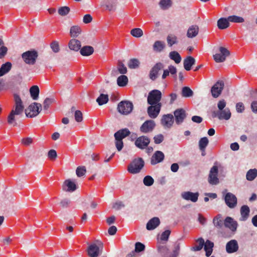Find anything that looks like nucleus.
I'll list each match as a JSON object with an SVG mask.
<instances>
[{
  "instance_id": "nucleus-14",
  "label": "nucleus",
  "mask_w": 257,
  "mask_h": 257,
  "mask_svg": "<svg viewBox=\"0 0 257 257\" xmlns=\"http://www.w3.org/2000/svg\"><path fill=\"white\" fill-rule=\"evenodd\" d=\"M155 125L156 123L153 120H147L140 127V131L143 133L151 132L154 130Z\"/></svg>"
},
{
  "instance_id": "nucleus-64",
  "label": "nucleus",
  "mask_w": 257,
  "mask_h": 257,
  "mask_svg": "<svg viewBox=\"0 0 257 257\" xmlns=\"http://www.w3.org/2000/svg\"><path fill=\"white\" fill-rule=\"evenodd\" d=\"M236 109L237 112L241 113L244 110V106L242 102H238L236 104Z\"/></svg>"
},
{
  "instance_id": "nucleus-16",
  "label": "nucleus",
  "mask_w": 257,
  "mask_h": 257,
  "mask_svg": "<svg viewBox=\"0 0 257 257\" xmlns=\"http://www.w3.org/2000/svg\"><path fill=\"white\" fill-rule=\"evenodd\" d=\"M175 120L176 124H181L186 117V112L182 108L177 109L174 112Z\"/></svg>"
},
{
  "instance_id": "nucleus-9",
  "label": "nucleus",
  "mask_w": 257,
  "mask_h": 257,
  "mask_svg": "<svg viewBox=\"0 0 257 257\" xmlns=\"http://www.w3.org/2000/svg\"><path fill=\"white\" fill-rule=\"evenodd\" d=\"M22 57L26 63L33 65L36 62L38 54L35 51H28L24 53Z\"/></svg>"
},
{
  "instance_id": "nucleus-17",
  "label": "nucleus",
  "mask_w": 257,
  "mask_h": 257,
  "mask_svg": "<svg viewBox=\"0 0 257 257\" xmlns=\"http://www.w3.org/2000/svg\"><path fill=\"white\" fill-rule=\"evenodd\" d=\"M174 116L171 114L163 115L161 119V124L165 128H170L174 123Z\"/></svg>"
},
{
  "instance_id": "nucleus-18",
  "label": "nucleus",
  "mask_w": 257,
  "mask_h": 257,
  "mask_svg": "<svg viewBox=\"0 0 257 257\" xmlns=\"http://www.w3.org/2000/svg\"><path fill=\"white\" fill-rule=\"evenodd\" d=\"M199 194L198 192L193 193L190 191H186L182 193L181 197L186 200L196 202L198 200Z\"/></svg>"
},
{
  "instance_id": "nucleus-10",
  "label": "nucleus",
  "mask_w": 257,
  "mask_h": 257,
  "mask_svg": "<svg viewBox=\"0 0 257 257\" xmlns=\"http://www.w3.org/2000/svg\"><path fill=\"white\" fill-rule=\"evenodd\" d=\"M224 84L222 81H218L211 87V93L214 98L218 97L221 93Z\"/></svg>"
},
{
  "instance_id": "nucleus-45",
  "label": "nucleus",
  "mask_w": 257,
  "mask_h": 257,
  "mask_svg": "<svg viewBox=\"0 0 257 257\" xmlns=\"http://www.w3.org/2000/svg\"><path fill=\"white\" fill-rule=\"evenodd\" d=\"M81 30L79 27L74 26L71 27L70 34L72 37H77L81 33Z\"/></svg>"
},
{
  "instance_id": "nucleus-43",
  "label": "nucleus",
  "mask_w": 257,
  "mask_h": 257,
  "mask_svg": "<svg viewBox=\"0 0 257 257\" xmlns=\"http://www.w3.org/2000/svg\"><path fill=\"white\" fill-rule=\"evenodd\" d=\"M181 95L184 97H190L193 95V92L189 87L185 86L182 89Z\"/></svg>"
},
{
  "instance_id": "nucleus-49",
  "label": "nucleus",
  "mask_w": 257,
  "mask_h": 257,
  "mask_svg": "<svg viewBox=\"0 0 257 257\" xmlns=\"http://www.w3.org/2000/svg\"><path fill=\"white\" fill-rule=\"evenodd\" d=\"M159 5L162 9L167 10L171 6L172 2L171 0H161Z\"/></svg>"
},
{
  "instance_id": "nucleus-41",
  "label": "nucleus",
  "mask_w": 257,
  "mask_h": 257,
  "mask_svg": "<svg viewBox=\"0 0 257 257\" xmlns=\"http://www.w3.org/2000/svg\"><path fill=\"white\" fill-rule=\"evenodd\" d=\"M169 57L171 59L174 60L176 63L178 64L181 61V57L177 51H174L170 52Z\"/></svg>"
},
{
  "instance_id": "nucleus-24",
  "label": "nucleus",
  "mask_w": 257,
  "mask_h": 257,
  "mask_svg": "<svg viewBox=\"0 0 257 257\" xmlns=\"http://www.w3.org/2000/svg\"><path fill=\"white\" fill-rule=\"evenodd\" d=\"M199 31V27L197 25H192L188 28L186 36L188 38H195L198 35Z\"/></svg>"
},
{
  "instance_id": "nucleus-5",
  "label": "nucleus",
  "mask_w": 257,
  "mask_h": 257,
  "mask_svg": "<svg viewBox=\"0 0 257 257\" xmlns=\"http://www.w3.org/2000/svg\"><path fill=\"white\" fill-rule=\"evenodd\" d=\"M144 166V162L141 158L134 159L128 166L127 171L131 174H135L140 172Z\"/></svg>"
},
{
  "instance_id": "nucleus-50",
  "label": "nucleus",
  "mask_w": 257,
  "mask_h": 257,
  "mask_svg": "<svg viewBox=\"0 0 257 257\" xmlns=\"http://www.w3.org/2000/svg\"><path fill=\"white\" fill-rule=\"evenodd\" d=\"M131 34L134 37L140 38L143 35V32L140 28H134L131 31Z\"/></svg>"
},
{
  "instance_id": "nucleus-29",
  "label": "nucleus",
  "mask_w": 257,
  "mask_h": 257,
  "mask_svg": "<svg viewBox=\"0 0 257 257\" xmlns=\"http://www.w3.org/2000/svg\"><path fill=\"white\" fill-rule=\"evenodd\" d=\"M195 59L193 57L190 56L187 57L183 62L185 69L187 71L190 70L192 66L195 64Z\"/></svg>"
},
{
  "instance_id": "nucleus-2",
  "label": "nucleus",
  "mask_w": 257,
  "mask_h": 257,
  "mask_svg": "<svg viewBox=\"0 0 257 257\" xmlns=\"http://www.w3.org/2000/svg\"><path fill=\"white\" fill-rule=\"evenodd\" d=\"M103 243L98 240L89 244L87 249L88 255L89 257H98L102 252Z\"/></svg>"
},
{
  "instance_id": "nucleus-32",
  "label": "nucleus",
  "mask_w": 257,
  "mask_h": 257,
  "mask_svg": "<svg viewBox=\"0 0 257 257\" xmlns=\"http://www.w3.org/2000/svg\"><path fill=\"white\" fill-rule=\"evenodd\" d=\"M219 119L228 120L231 117V112L228 108H226L222 110H219Z\"/></svg>"
},
{
  "instance_id": "nucleus-27",
  "label": "nucleus",
  "mask_w": 257,
  "mask_h": 257,
  "mask_svg": "<svg viewBox=\"0 0 257 257\" xmlns=\"http://www.w3.org/2000/svg\"><path fill=\"white\" fill-rule=\"evenodd\" d=\"M68 46L70 50L78 51L80 49L81 42L78 40L72 39L69 41Z\"/></svg>"
},
{
  "instance_id": "nucleus-36",
  "label": "nucleus",
  "mask_w": 257,
  "mask_h": 257,
  "mask_svg": "<svg viewBox=\"0 0 257 257\" xmlns=\"http://www.w3.org/2000/svg\"><path fill=\"white\" fill-rule=\"evenodd\" d=\"M12 68V64L10 62H6L3 64L0 68V77L7 73Z\"/></svg>"
},
{
  "instance_id": "nucleus-31",
  "label": "nucleus",
  "mask_w": 257,
  "mask_h": 257,
  "mask_svg": "<svg viewBox=\"0 0 257 257\" xmlns=\"http://www.w3.org/2000/svg\"><path fill=\"white\" fill-rule=\"evenodd\" d=\"M213 246L214 243L210 240H207L205 242H204V248L206 252V255L207 257L211 254Z\"/></svg>"
},
{
  "instance_id": "nucleus-6",
  "label": "nucleus",
  "mask_w": 257,
  "mask_h": 257,
  "mask_svg": "<svg viewBox=\"0 0 257 257\" xmlns=\"http://www.w3.org/2000/svg\"><path fill=\"white\" fill-rule=\"evenodd\" d=\"M41 110V104L37 102H33L26 109V115L29 117H34L37 116Z\"/></svg>"
},
{
  "instance_id": "nucleus-42",
  "label": "nucleus",
  "mask_w": 257,
  "mask_h": 257,
  "mask_svg": "<svg viewBox=\"0 0 257 257\" xmlns=\"http://www.w3.org/2000/svg\"><path fill=\"white\" fill-rule=\"evenodd\" d=\"M128 82V78L126 76L122 75L117 79V83L119 86H125Z\"/></svg>"
},
{
  "instance_id": "nucleus-54",
  "label": "nucleus",
  "mask_w": 257,
  "mask_h": 257,
  "mask_svg": "<svg viewBox=\"0 0 257 257\" xmlns=\"http://www.w3.org/2000/svg\"><path fill=\"white\" fill-rule=\"evenodd\" d=\"M145 249V245L141 242H137L135 243V252H140Z\"/></svg>"
},
{
  "instance_id": "nucleus-4",
  "label": "nucleus",
  "mask_w": 257,
  "mask_h": 257,
  "mask_svg": "<svg viewBox=\"0 0 257 257\" xmlns=\"http://www.w3.org/2000/svg\"><path fill=\"white\" fill-rule=\"evenodd\" d=\"M162 97L161 91L158 89L151 90L148 94L147 102L149 105H162L160 102Z\"/></svg>"
},
{
  "instance_id": "nucleus-61",
  "label": "nucleus",
  "mask_w": 257,
  "mask_h": 257,
  "mask_svg": "<svg viewBox=\"0 0 257 257\" xmlns=\"http://www.w3.org/2000/svg\"><path fill=\"white\" fill-rule=\"evenodd\" d=\"M170 233L171 232L169 230H165L162 233L160 237V239L162 240H167L170 234Z\"/></svg>"
},
{
  "instance_id": "nucleus-39",
  "label": "nucleus",
  "mask_w": 257,
  "mask_h": 257,
  "mask_svg": "<svg viewBox=\"0 0 257 257\" xmlns=\"http://www.w3.org/2000/svg\"><path fill=\"white\" fill-rule=\"evenodd\" d=\"M196 244L195 246L191 248V250L193 251H199L200 250L204 245V240L200 237L196 241Z\"/></svg>"
},
{
  "instance_id": "nucleus-57",
  "label": "nucleus",
  "mask_w": 257,
  "mask_h": 257,
  "mask_svg": "<svg viewBox=\"0 0 257 257\" xmlns=\"http://www.w3.org/2000/svg\"><path fill=\"white\" fill-rule=\"evenodd\" d=\"M74 117L75 120L77 122H81L83 120V116L82 112L80 110H76L74 113Z\"/></svg>"
},
{
  "instance_id": "nucleus-37",
  "label": "nucleus",
  "mask_w": 257,
  "mask_h": 257,
  "mask_svg": "<svg viewBox=\"0 0 257 257\" xmlns=\"http://www.w3.org/2000/svg\"><path fill=\"white\" fill-rule=\"evenodd\" d=\"M214 225L218 228H221L223 225V220L220 214L216 215L213 220Z\"/></svg>"
},
{
  "instance_id": "nucleus-51",
  "label": "nucleus",
  "mask_w": 257,
  "mask_h": 257,
  "mask_svg": "<svg viewBox=\"0 0 257 257\" xmlns=\"http://www.w3.org/2000/svg\"><path fill=\"white\" fill-rule=\"evenodd\" d=\"M7 51V48L5 46L3 40L0 39V58L4 57L6 55Z\"/></svg>"
},
{
  "instance_id": "nucleus-23",
  "label": "nucleus",
  "mask_w": 257,
  "mask_h": 257,
  "mask_svg": "<svg viewBox=\"0 0 257 257\" xmlns=\"http://www.w3.org/2000/svg\"><path fill=\"white\" fill-rule=\"evenodd\" d=\"M160 224V220L158 217H154L151 219L147 223L146 228L148 230H154Z\"/></svg>"
},
{
  "instance_id": "nucleus-63",
  "label": "nucleus",
  "mask_w": 257,
  "mask_h": 257,
  "mask_svg": "<svg viewBox=\"0 0 257 257\" xmlns=\"http://www.w3.org/2000/svg\"><path fill=\"white\" fill-rule=\"evenodd\" d=\"M48 157L51 160H55L57 157V152L54 150H50L48 153Z\"/></svg>"
},
{
  "instance_id": "nucleus-30",
  "label": "nucleus",
  "mask_w": 257,
  "mask_h": 257,
  "mask_svg": "<svg viewBox=\"0 0 257 257\" xmlns=\"http://www.w3.org/2000/svg\"><path fill=\"white\" fill-rule=\"evenodd\" d=\"M229 26V22L228 18H221L217 21V27L219 29L223 30Z\"/></svg>"
},
{
  "instance_id": "nucleus-11",
  "label": "nucleus",
  "mask_w": 257,
  "mask_h": 257,
  "mask_svg": "<svg viewBox=\"0 0 257 257\" xmlns=\"http://www.w3.org/2000/svg\"><path fill=\"white\" fill-rule=\"evenodd\" d=\"M224 200L226 205L230 208H234L237 205V198L231 193L228 192L225 194Z\"/></svg>"
},
{
  "instance_id": "nucleus-52",
  "label": "nucleus",
  "mask_w": 257,
  "mask_h": 257,
  "mask_svg": "<svg viewBox=\"0 0 257 257\" xmlns=\"http://www.w3.org/2000/svg\"><path fill=\"white\" fill-rule=\"evenodd\" d=\"M55 101L53 98H46L43 102V109L44 111H47L50 105Z\"/></svg>"
},
{
  "instance_id": "nucleus-40",
  "label": "nucleus",
  "mask_w": 257,
  "mask_h": 257,
  "mask_svg": "<svg viewBox=\"0 0 257 257\" xmlns=\"http://www.w3.org/2000/svg\"><path fill=\"white\" fill-rule=\"evenodd\" d=\"M257 176V169H252L249 170L246 174V178L248 181L253 180Z\"/></svg>"
},
{
  "instance_id": "nucleus-19",
  "label": "nucleus",
  "mask_w": 257,
  "mask_h": 257,
  "mask_svg": "<svg viewBox=\"0 0 257 257\" xmlns=\"http://www.w3.org/2000/svg\"><path fill=\"white\" fill-rule=\"evenodd\" d=\"M62 189L64 191L72 192L76 189V185L74 181L67 179L64 182Z\"/></svg>"
},
{
  "instance_id": "nucleus-15",
  "label": "nucleus",
  "mask_w": 257,
  "mask_h": 257,
  "mask_svg": "<svg viewBox=\"0 0 257 257\" xmlns=\"http://www.w3.org/2000/svg\"><path fill=\"white\" fill-rule=\"evenodd\" d=\"M150 140L147 136H142L137 139L135 141V145L141 149H144L148 147L150 144Z\"/></svg>"
},
{
  "instance_id": "nucleus-59",
  "label": "nucleus",
  "mask_w": 257,
  "mask_h": 257,
  "mask_svg": "<svg viewBox=\"0 0 257 257\" xmlns=\"http://www.w3.org/2000/svg\"><path fill=\"white\" fill-rule=\"evenodd\" d=\"M180 250V244L178 242H176L175 244L174 248L173 251L172 257H177L179 253Z\"/></svg>"
},
{
  "instance_id": "nucleus-25",
  "label": "nucleus",
  "mask_w": 257,
  "mask_h": 257,
  "mask_svg": "<svg viewBox=\"0 0 257 257\" xmlns=\"http://www.w3.org/2000/svg\"><path fill=\"white\" fill-rule=\"evenodd\" d=\"M250 209L248 206L244 205L241 206L240 208V215L241 217L239 218L240 221H245L247 219L249 216Z\"/></svg>"
},
{
  "instance_id": "nucleus-47",
  "label": "nucleus",
  "mask_w": 257,
  "mask_h": 257,
  "mask_svg": "<svg viewBox=\"0 0 257 257\" xmlns=\"http://www.w3.org/2000/svg\"><path fill=\"white\" fill-rule=\"evenodd\" d=\"M229 22L241 23L244 22V20L242 17L237 16H230L227 17Z\"/></svg>"
},
{
  "instance_id": "nucleus-58",
  "label": "nucleus",
  "mask_w": 257,
  "mask_h": 257,
  "mask_svg": "<svg viewBox=\"0 0 257 257\" xmlns=\"http://www.w3.org/2000/svg\"><path fill=\"white\" fill-rule=\"evenodd\" d=\"M117 69L120 74H124L127 72V68L122 62L118 63Z\"/></svg>"
},
{
  "instance_id": "nucleus-7",
  "label": "nucleus",
  "mask_w": 257,
  "mask_h": 257,
  "mask_svg": "<svg viewBox=\"0 0 257 257\" xmlns=\"http://www.w3.org/2000/svg\"><path fill=\"white\" fill-rule=\"evenodd\" d=\"M133 103L128 101H121L117 105V110L121 114L127 115L133 109Z\"/></svg>"
},
{
  "instance_id": "nucleus-55",
  "label": "nucleus",
  "mask_w": 257,
  "mask_h": 257,
  "mask_svg": "<svg viewBox=\"0 0 257 257\" xmlns=\"http://www.w3.org/2000/svg\"><path fill=\"white\" fill-rule=\"evenodd\" d=\"M86 173V169L84 166H80L77 167L76 170V173L78 177H80L85 175Z\"/></svg>"
},
{
  "instance_id": "nucleus-26",
  "label": "nucleus",
  "mask_w": 257,
  "mask_h": 257,
  "mask_svg": "<svg viewBox=\"0 0 257 257\" xmlns=\"http://www.w3.org/2000/svg\"><path fill=\"white\" fill-rule=\"evenodd\" d=\"M131 133L127 128H123L119 130L114 134L115 140L119 139L122 140L123 139L130 135Z\"/></svg>"
},
{
  "instance_id": "nucleus-3",
  "label": "nucleus",
  "mask_w": 257,
  "mask_h": 257,
  "mask_svg": "<svg viewBox=\"0 0 257 257\" xmlns=\"http://www.w3.org/2000/svg\"><path fill=\"white\" fill-rule=\"evenodd\" d=\"M221 167V165L219 163L215 162L211 168L208 178V181L210 184L215 185L219 183L218 174V170Z\"/></svg>"
},
{
  "instance_id": "nucleus-56",
  "label": "nucleus",
  "mask_w": 257,
  "mask_h": 257,
  "mask_svg": "<svg viewBox=\"0 0 257 257\" xmlns=\"http://www.w3.org/2000/svg\"><path fill=\"white\" fill-rule=\"evenodd\" d=\"M70 11V9L68 7H62L59 9L58 13L62 16H66Z\"/></svg>"
},
{
  "instance_id": "nucleus-62",
  "label": "nucleus",
  "mask_w": 257,
  "mask_h": 257,
  "mask_svg": "<svg viewBox=\"0 0 257 257\" xmlns=\"http://www.w3.org/2000/svg\"><path fill=\"white\" fill-rule=\"evenodd\" d=\"M115 144L118 151H120L122 150L123 147V143L122 140L119 139L115 140Z\"/></svg>"
},
{
  "instance_id": "nucleus-8",
  "label": "nucleus",
  "mask_w": 257,
  "mask_h": 257,
  "mask_svg": "<svg viewBox=\"0 0 257 257\" xmlns=\"http://www.w3.org/2000/svg\"><path fill=\"white\" fill-rule=\"evenodd\" d=\"M230 55L229 51L225 47H220L219 53L213 55V59L217 63H221L225 61L226 57Z\"/></svg>"
},
{
  "instance_id": "nucleus-28",
  "label": "nucleus",
  "mask_w": 257,
  "mask_h": 257,
  "mask_svg": "<svg viewBox=\"0 0 257 257\" xmlns=\"http://www.w3.org/2000/svg\"><path fill=\"white\" fill-rule=\"evenodd\" d=\"M158 250L162 257H172V253L170 252L169 248L166 245L159 246Z\"/></svg>"
},
{
  "instance_id": "nucleus-35",
  "label": "nucleus",
  "mask_w": 257,
  "mask_h": 257,
  "mask_svg": "<svg viewBox=\"0 0 257 257\" xmlns=\"http://www.w3.org/2000/svg\"><path fill=\"white\" fill-rule=\"evenodd\" d=\"M39 88L37 85H34L30 89L31 96L33 100H37L39 97Z\"/></svg>"
},
{
  "instance_id": "nucleus-38",
  "label": "nucleus",
  "mask_w": 257,
  "mask_h": 257,
  "mask_svg": "<svg viewBox=\"0 0 257 257\" xmlns=\"http://www.w3.org/2000/svg\"><path fill=\"white\" fill-rule=\"evenodd\" d=\"M167 42L169 47H172L173 45L178 43V38L174 34H169L167 37Z\"/></svg>"
},
{
  "instance_id": "nucleus-46",
  "label": "nucleus",
  "mask_w": 257,
  "mask_h": 257,
  "mask_svg": "<svg viewBox=\"0 0 257 257\" xmlns=\"http://www.w3.org/2000/svg\"><path fill=\"white\" fill-rule=\"evenodd\" d=\"M209 141L206 137H203L200 139L199 141V147L201 151H204L208 144Z\"/></svg>"
},
{
  "instance_id": "nucleus-12",
  "label": "nucleus",
  "mask_w": 257,
  "mask_h": 257,
  "mask_svg": "<svg viewBox=\"0 0 257 257\" xmlns=\"http://www.w3.org/2000/svg\"><path fill=\"white\" fill-rule=\"evenodd\" d=\"M164 67V64L161 62L156 63L150 70V78L152 80H156L158 77L159 72L162 70Z\"/></svg>"
},
{
  "instance_id": "nucleus-34",
  "label": "nucleus",
  "mask_w": 257,
  "mask_h": 257,
  "mask_svg": "<svg viewBox=\"0 0 257 257\" xmlns=\"http://www.w3.org/2000/svg\"><path fill=\"white\" fill-rule=\"evenodd\" d=\"M80 50V54L85 56H89L94 52L93 48L90 46H84Z\"/></svg>"
},
{
  "instance_id": "nucleus-13",
  "label": "nucleus",
  "mask_w": 257,
  "mask_h": 257,
  "mask_svg": "<svg viewBox=\"0 0 257 257\" xmlns=\"http://www.w3.org/2000/svg\"><path fill=\"white\" fill-rule=\"evenodd\" d=\"M162 105H150L147 108V112L149 117L151 118H156L161 109Z\"/></svg>"
},
{
  "instance_id": "nucleus-20",
  "label": "nucleus",
  "mask_w": 257,
  "mask_h": 257,
  "mask_svg": "<svg viewBox=\"0 0 257 257\" xmlns=\"http://www.w3.org/2000/svg\"><path fill=\"white\" fill-rule=\"evenodd\" d=\"M164 153L160 151H156L152 156L151 160L152 165H156L162 162L164 159Z\"/></svg>"
},
{
  "instance_id": "nucleus-22",
  "label": "nucleus",
  "mask_w": 257,
  "mask_h": 257,
  "mask_svg": "<svg viewBox=\"0 0 257 257\" xmlns=\"http://www.w3.org/2000/svg\"><path fill=\"white\" fill-rule=\"evenodd\" d=\"M238 249V245L236 240H231L228 242L226 245V250L229 253L235 252Z\"/></svg>"
},
{
  "instance_id": "nucleus-21",
  "label": "nucleus",
  "mask_w": 257,
  "mask_h": 257,
  "mask_svg": "<svg viewBox=\"0 0 257 257\" xmlns=\"http://www.w3.org/2000/svg\"><path fill=\"white\" fill-rule=\"evenodd\" d=\"M224 226L232 231H235L237 227V223L230 217H227L224 221Z\"/></svg>"
},
{
  "instance_id": "nucleus-44",
  "label": "nucleus",
  "mask_w": 257,
  "mask_h": 257,
  "mask_svg": "<svg viewBox=\"0 0 257 257\" xmlns=\"http://www.w3.org/2000/svg\"><path fill=\"white\" fill-rule=\"evenodd\" d=\"M108 101V96L107 94H101L96 99V102L99 105L106 104Z\"/></svg>"
},
{
  "instance_id": "nucleus-53",
  "label": "nucleus",
  "mask_w": 257,
  "mask_h": 257,
  "mask_svg": "<svg viewBox=\"0 0 257 257\" xmlns=\"http://www.w3.org/2000/svg\"><path fill=\"white\" fill-rule=\"evenodd\" d=\"M154 182L153 178L150 176H147L145 177L143 179V183L145 186H151Z\"/></svg>"
},
{
  "instance_id": "nucleus-1",
  "label": "nucleus",
  "mask_w": 257,
  "mask_h": 257,
  "mask_svg": "<svg viewBox=\"0 0 257 257\" xmlns=\"http://www.w3.org/2000/svg\"><path fill=\"white\" fill-rule=\"evenodd\" d=\"M15 104L8 117V122L10 124L16 126L17 123L16 121V117L23 114L24 106L19 95H14Z\"/></svg>"
},
{
  "instance_id": "nucleus-33",
  "label": "nucleus",
  "mask_w": 257,
  "mask_h": 257,
  "mask_svg": "<svg viewBox=\"0 0 257 257\" xmlns=\"http://www.w3.org/2000/svg\"><path fill=\"white\" fill-rule=\"evenodd\" d=\"M165 43L162 41H156L153 44V48L154 51L157 52H162L165 48Z\"/></svg>"
},
{
  "instance_id": "nucleus-60",
  "label": "nucleus",
  "mask_w": 257,
  "mask_h": 257,
  "mask_svg": "<svg viewBox=\"0 0 257 257\" xmlns=\"http://www.w3.org/2000/svg\"><path fill=\"white\" fill-rule=\"evenodd\" d=\"M51 48L54 53L58 52L60 50L58 43L56 41L53 42L51 44Z\"/></svg>"
},
{
  "instance_id": "nucleus-48",
  "label": "nucleus",
  "mask_w": 257,
  "mask_h": 257,
  "mask_svg": "<svg viewBox=\"0 0 257 257\" xmlns=\"http://www.w3.org/2000/svg\"><path fill=\"white\" fill-rule=\"evenodd\" d=\"M140 63L138 59L136 58L131 59L127 64L130 69H136L139 67Z\"/></svg>"
}]
</instances>
